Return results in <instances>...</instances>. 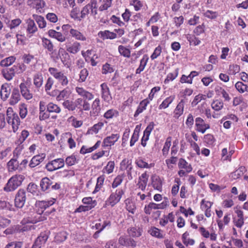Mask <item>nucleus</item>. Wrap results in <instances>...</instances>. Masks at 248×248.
<instances>
[{"mask_svg":"<svg viewBox=\"0 0 248 248\" xmlns=\"http://www.w3.org/2000/svg\"><path fill=\"white\" fill-rule=\"evenodd\" d=\"M75 91L77 94L81 97L76 99L75 101V106L76 108H80L82 104L85 100L91 101L94 98V95L93 93L85 90L83 87H76Z\"/></svg>","mask_w":248,"mask_h":248,"instance_id":"obj_1","label":"nucleus"},{"mask_svg":"<svg viewBox=\"0 0 248 248\" xmlns=\"http://www.w3.org/2000/svg\"><path fill=\"white\" fill-rule=\"evenodd\" d=\"M24 179V176L21 174H15L12 176L4 186L3 190L7 192L15 191L21 185Z\"/></svg>","mask_w":248,"mask_h":248,"instance_id":"obj_2","label":"nucleus"},{"mask_svg":"<svg viewBox=\"0 0 248 248\" xmlns=\"http://www.w3.org/2000/svg\"><path fill=\"white\" fill-rule=\"evenodd\" d=\"M48 71L62 86L65 87L68 84V78L63 72L55 67H49Z\"/></svg>","mask_w":248,"mask_h":248,"instance_id":"obj_3","label":"nucleus"},{"mask_svg":"<svg viewBox=\"0 0 248 248\" xmlns=\"http://www.w3.org/2000/svg\"><path fill=\"white\" fill-rule=\"evenodd\" d=\"M97 3L95 0H92L88 4L83 7L81 11V18H84L87 16L91 10V14L96 16L97 14Z\"/></svg>","mask_w":248,"mask_h":248,"instance_id":"obj_4","label":"nucleus"},{"mask_svg":"<svg viewBox=\"0 0 248 248\" xmlns=\"http://www.w3.org/2000/svg\"><path fill=\"white\" fill-rule=\"evenodd\" d=\"M124 192V190L122 188L116 189L115 192L112 193L108 198L107 201V204L112 207L114 206L120 202Z\"/></svg>","mask_w":248,"mask_h":248,"instance_id":"obj_5","label":"nucleus"},{"mask_svg":"<svg viewBox=\"0 0 248 248\" xmlns=\"http://www.w3.org/2000/svg\"><path fill=\"white\" fill-rule=\"evenodd\" d=\"M64 166V159L59 158L48 162L46 164L45 168L48 171H53L63 167Z\"/></svg>","mask_w":248,"mask_h":248,"instance_id":"obj_6","label":"nucleus"},{"mask_svg":"<svg viewBox=\"0 0 248 248\" xmlns=\"http://www.w3.org/2000/svg\"><path fill=\"white\" fill-rule=\"evenodd\" d=\"M26 199L25 191L23 189H20L18 190L15 197V206L19 208H22L25 204Z\"/></svg>","mask_w":248,"mask_h":248,"instance_id":"obj_7","label":"nucleus"},{"mask_svg":"<svg viewBox=\"0 0 248 248\" xmlns=\"http://www.w3.org/2000/svg\"><path fill=\"white\" fill-rule=\"evenodd\" d=\"M235 213L236 216L233 217V222L236 227L241 228L244 224V217L243 211L236 208Z\"/></svg>","mask_w":248,"mask_h":248,"instance_id":"obj_8","label":"nucleus"},{"mask_svg":"<svg viewBox=\"0 0 248 248\" xmlns=\"http://www.w3.org/2000/svg\"><path fill=\"white\" fill-rule=\"evenodd\" d=\"M118 243L120 246H125L128 248H134L137 245L133 239L124 236H121L119 238Z\"/></svg>","mask_w":248,"mask_h":248,"instance_id":"obj_9","label":"nucleus"},{"mask_svg":"<svg viewBox=\"0 0 248 248\" xmlns=\"http://www.w3.org/2000/svg\"><path fill=\"white\" fill-rule=\"evenodd\" d=\"M101 94L102 99L106 102L109 103L112 99L109 89L106 83H103L100 85Z\"/></svg>","mask_w":248,"mask_h":248,"instance_id":"obj_10","label":"nucleus"},{"mask_svg":"<svg viewBox=\"0 0 248 248\" xmlns=\"http://www.w3.org/2000/svg\"><path fill=\"white\" fill-rule=\"evenodd\" d=\"M195 125L196 130L203 134L206 130L210 128L209 124L205 123L204 121L200 117H197L195 119Z\"/></svg>","mask_w":248,"mask_h":248,"instance_id":"obj_11","label":"nucleus"},{"mask_svg":"<svg viewBox=\"0 0 248 248\" xmlns=\"http://www.w3.org/2000/svg\"><path fill=\"white\" fill-rule=\"evenodd\" d=\"M120 135L118 134H112L110 136L104 138L103 141L102 146L104 147H110L113 145L118 140Z\"/></svg>","mask_w":248,"mask_h":248,"instance_id":"obj_12","label":"nucleus"},{"mask_svg":"<svg viewBox=\"0 0 248 248\" xmlns=\"http://www.w3.org/2000/svg\"><path fill=\"white\" fill-rule=\"evenodd\" d=\"M6 121L8 124L12 126L14 132H16L18 129L20 121L18 115L6 118Z\"/></svg>","mask_w":248,"mask_h":248,"instance_id":"obj_13","label":"nucleus"},{"mask_svg":"<svg viewBox=\"0 0 248 248\" xmlns=\"http://www.w3.org/2000/svg\"><path fill=\"white\" fill-rule=\"evenodd\" d=\"M48 239V235L45 232L41 233L36 239L32 248H41L44 246Z\"/></svg>","mask_w":248,"mask_h":248,"instance_id":"obj_14","label":"nucleus"},{"mask_svg":"<svg viewBox=\"0 0 248 248\" xmlns=\"http://www.w3.org/2000/svg\"><path fill=\"white\" fill-rule=\"evenodd\" d=\"M58 59H60L65 66H68V61L70 56L68 53L62 48H60L58 50Z\"/></svg>","mask_w":248,"mask_h":248,"instance_id":"obj_15","label":"nucleus"},{"mask_svg":"<svg viewBox=\"0 0 248 248\" xmlns=\"http://www.w3.org/2000/svg\"><path fill=\"white\" fill-rule=\"evenodd\" d=\"M48 34L49 37L56 39L61 43L64 42L66 40V37L61 32L57 31L54 30H49L48 31Z\"/></svg>","mask_w":248,"mask_h":248,"instance_id":"obj_16","label":"nucleus"},{"mask_svg":"<svg viewBox=\"0 0 248 248\" xmlns=\"http://www.w3.org/2000/svg\"><path fill=\"white\" fill-rule=\"evenodd\" d=\"M46 157V154H41L34 156L31 159L29 164L30 168H34L37 165H39L43 161Z\"/></svg>","mask_w":248,"mask_h":248,"instance_id":"obj_17","label":"nucleus"},{"mask_svg":"<svg viewBox=\"0 0 248 248\" xmlns=\"http://www.w3.org/2000/svg\"><path fill=\"white\" fill-rule=\"evenodd\" d=\"M148 179V176L146 172H144L139 177L137 186L139 189L144 191L147 186Z\"/></svg>","mask_w":248,"mask_h":248,"instance_id":"obj_18","label":"nucleus"},{"mask_svg":"<svg viewBox=\"0 0 248 248\" xmlns=\"http://www.w3.org/2000/svg\"><path fill=\"white\" fill-rule=\"evenodd\" d=\"M27 3L28 5L36 9L37 10H40L46 5L43 0H28Z\"/></svg>","mask_w":248,"mask_h":248,"instance_id":"obj_19","label":"nucleus"},{"mask_svg":"<svg viewBox=\"0 0 248 248\" xmlns=\"http://www.w3.org/2000/svg\"><path fill=\"white\" fill-rule=\"evenodd\" d=\"M125 208L129 213L134 214L136 213L137 207L135 202L131 198H127L124 201Z\"/></svg>","mask_w":248,"mask_h":248,"instance_id":"obj_20","label":"nucleus"},{"mask_svg":"<svg viewBox=\"0 0 248 248\" xmlns=\"http://www.w3.org/2000/svg\"><path fill=\"white\" fill-rule=\"evenodd\" d=\"M19 87L21 94L25 99L30 100L32 98V94L30 92L24 83H20Z\"/></svg>","mask_w":248,"mask_h":248,"instance_id":"obj_21","label":"nucleus"},{"mask_svg":"<svg viewBox=\"0 0 248 248\" xmlns=\"http://www.w3.org/2000/svg\"><path fill=\"white\" fill-rule=\"evenodd\" d=\"M56 202V199L54 198H50L47 201H37L36 202V205L38 207L43 209V210L49 207L52 205Z\"/></svg>","mask_w":248,"mask_h":248,"instance_id":"obj_22","label":"nucleus"},{"mask_svg":"<svg viewBox=\"0 0 248 248\" xmlns=\"http://www.w3.org/2000/svg\"><path fill=\"white\" fill-rule=\"evenodd\" d=\"M11 93V89L8 83L2 85L0 89V96L2 100H6Z\"/></svg>","mask_w":248,"mask_h":248,"instance_id":"obj_23","label":"nucleus"},{"mask_svg":"<svg viewBox=\"0 0 248 248\" xmlns=\"http://www.w3.org/2000/svg\"><path fill=\"white\" fill-rule=\"evenodd\" d=\"M26 24L27 27V32L28 34H32L34 33L37 31V27L33 19H31L29 18L27 20Z\"/></svg>","mask_w":248,"mask_h":248,"instance_id":"obj_24","label":"nucleus"},{"mask_svg":"<svg viewBox=\"0 0 248 248\" xmlns=\"http://www.w3.org/2000/svg\"><path fill=\"white\" fill-rule=\"evenodd\" d=\"M19 167V163L16 158L11 159L7 163V168L9 172H14Z\"/></svg>","mask_w":248,"mask_h":248,"instance_id":"obj_25","label":"nucleus"},{"mask_svg":"<svg viewBox=\"0 0 248 248\" xmlns=\"http://www.w3.org/2000/svg\"><path fill=\"white\" fill-rule=\"evenodd\" d=\"M20 100V94L17 89H14L11 98L10 99L9 103L11 105H15L17 104Z\"/></svg>","mask_w":248,"mask_h":248,"instance_id":"obj_26","label":"nucleus"},{"mask_svg":"<svg viewBox=\"0 0 248 248\" xmlns=\"http://www.w3.org/2000/svg\"><path fill=\"white\" fill-rule=\"evenodd\" d=\"M152 186L154 189L161 192L162 190V180L158 176H154L152 177Z\"/></svg>","mask_w":248,"mask_h":248,"instance_id":"obj_27","label":"nucleus"},{"mask_svg":"<svg viewBox=\"0 0 248 248\" xmlns=\"http://www.w3.org/2000/svg\"><path fill=\"white\" fill-rule=\"evenodd\" d=\"M71 36L74 38L76 40L84 41L86 40V36L79 31L71 29L70 30Z\"/></svg>","mask_w":248,"mask_h":248,"instance_id":"obj_28","label":"nucleus"},{"mask_svg":"<svg viewBox=\"0 0 248 248\" xmlns=\"http://www.w3.org/2000/svg\"><path fill=\"white\" fill-rule=\"evenodd\" d=\"M98 35L103 39H113L117 38V34L115 32L110 31L108 30L100 31Z\"/></svg>","mask_w":248,"mask_h":248,"instance_id":"obj_29","label":"nucleus"},{"mask_svg":"<svg viewBox=\"0 0 248 248\" xmlns=\"http://www.w3.org/2000/svg\"><path fill=\"white\" fill-rule=\"evenodd\" d=\"M199 231L201 235L204 238L210 239L212 241H216L217 240V234L213 232L210 233L209 231L206 230L203 227H201L199 228Z\"/></svg>","mask_w":248,"mask_h":248,"instance_id":"obj_30","label":"nucleus"},{"mask_svg":"<svg viewBox=\"0 0 248 248\" xmlns=\"http://www.w3.org/2000/svg\"><path fill=\"white\" fill-rule=\"evenodd\" d=\"M198 75V73L195 71L191 72L190 74L186 76L185 75H183L180 79V82L181 83H187L189 84L192 83V80L194 77Z\"/></svg>","mask_w":248,"mask_h":248,"instance_id":"obj_31","label":"nucleus"},{"mask_svg":"<svg viewBox=\"0 0 248 248\" xmlns=\"http://www.w3.org/2000/svg\"><path fill=\"white\" fill-rule=\"evenodd\" d=\"M184 104L185 101L183 100H181L178 104L174 110V117L178 119L182 115L184 112Z\"/></svg>","mask_w":248,"mask_h":248,"instance_id":"obj_32","label":"nucleus"},{"mask_svg":"<svg viewBox=\"0 0 248 248\" xmlns=\"http://www.w3.org/2000/svg\"><path fill=\"white\" fill-rule=\"evenodd\" d=\"M66 50L72 54H75L77 53L80 50V45L78 42H74L71 45H67L66 46Z\"/></svg>","mask_w":248,"mask_h":248,"instance_id":"obj_33","label":"nucleus"},{"mask_svg":"<svg viewBox=\"0 0 248 248\" xmlns=\"http://www.w3.org/2000/svg\"><path fill=\"white\" fill-rule=\"evenodd\" d=\"M33 84L37 88H40L43 85L44 79L43 75L40 73L35 74L33 77Z\"/></svg>","mask_w":248,"mask_h":248,"instance_id":"obj_34","label":"nucleus"},{"mask_svg":"<svg viewBox=\"0 0 248 248\" xmlns=\"http://www.w3.org/2000/svg\"><path fill=\"white\" fill-rule=\"evenodd\" d=\"M104 124L103 122H99L94 124L92 127L88 129L87 134L93 135L98 133L99 130L104 126Z\"/></svg>","mask_w":248,"mask_h":248,"instance_id":"obj_35","label":"nucleus"},{"mask_svg":"<svg viewBox=\"0 0 248 248\" xmlns=\"http://www.w3.org/2000/svg\"><path fill=\"white\" fill-rule=\"evenodd\" d=\"M149 57L147 54L143 56L142 59L140 61V64L139 67L136 69V74H140L143 71L148 62Z\"/></svg>","mask_w":248,"mask_h":248,"instance_id":"obj_36","label":"nucleus"},{"mask_svg":"<svg viewBox=\"0 0 248 248\" xmlns=\"http://www.w3.org/2000/svg\"><path fill=\"white\" fill-rule=\"evenodd\" d=\"M149 103L148 99H144L140 104L136 112L134 114V117L138 116L140 113H142L146 109L147 105Z\"/></svg>","mask_w":248,"mask_h":248,"instance_id":"obj_37","label":"nucleus"},{"mask_svg":"<svg viewBox=\"0 0 248 248\" xmlns=\"http://www.w3.org/2000/svg\"><path fill=\"white\" fill-rule=\"evenodd\" d=\"M178 167L180 169H185L187 173H189L192 170L191 165L183 158L180 159L178 163Z\"/></svg>","mask_w":248,"mask_h":248,"instance_id":"obj_38","label":"nucleus"},{"mask_svg":"<svg viewBox=\"0 0 248 248\" xmlns=\"http://www.w3.org/2000/svg\"><path fill=\"white\" fill-rule=\"evenodd\" d=\"M32 17L33 20L37 23L39 28L43 29L46 27V22L44 17L39 15L33 14L32 15Z\"/></svg>","mask_w":248,"mask_h":248,"instance_id":"obj_39","label":"nucleus"},{"mask_svg":"<svg viewBox=\"0 0 248 248\" xmlns=\"http://www.w3.org/2000/svg\"><path fill=\"white\" fill-rule=\"evenodd\" d=\"M3 77L8 81H10L15 77V74L12 67L7 68L2 71Z\"/></svg>","mask_w":248,"mask_h":248,"instance_id":"obj_40","label":"nucleus"},{"mask_svg":"<svg viewBox=\"0 0 248 248\" xmlns=\"http://www.w3.org/2000/svg\"><path fill=\"white\" fill-rule=\"evenodd\" d=\"M118 50L120 55L124 57L129 58L130 57L131 51L127 47L120 45L118 46Z\"/></svg>","mask_w":248,"mask_h":248,"instance_id":"obj_41","label":"nucleus"},{"mask_svg":"<svg viewBox=\"0 0 248 248\" xmlns=\"http://www.w3.org/2000/svg\"><path fill=\"white\" fill-rule=\"evenodd\" d=\"M71 94V92L68 88H64L60 91L59 94L56 97L58 101H61L69 98Z\"/></svg>","mask_w":248,"mask_h":248,"instance_id":"obj_42","label":"nucleus"},{"mask_svg":"<svg viewBox=\"0 0 248 248\" xmlns=\"http://www.w3.org/2000/svg\"><path fill=\"white\" fill-rule=\"evenodd\" d=\"M215 92L218 95H221L222 97L224 98L225 101H229L231 100V97L229 94L223 88L221 87H217L216 88Z\"/></svg>","mask_w":248,"mask_h":248,"instance_id":"obj_43","label":"nucleus"},{"mask_svg":"<svg viewBox=\"0 0 248 248\" xmlns=\"http://www.w3.org/2000/svg\"><path fill=\"white\" fill-rule=\"evenodd\" d=\"M46 109L49 113H59L61 111L60 107L52 102H50L46 105Z\"/></svg>","mask_w":248,"mask_h":248,"instance_id":"obj_44","label":"nucleus"},{"mask_svg":"<svg viewBox=\"0 0 248 248\" xmlns=\"http://www.w3.org/2000/svg\"><path fill=\"white\" fill-rule=\"evenodd\" d=\"M42 41L43 47L47 49L49 52L52 53L54 50V46L52 42L50 40L44 37L42 38Z\"/></svg>","mask_w":248,"mask_h":248,"instance_id":"obj_45","label":"nucleus"},{"mask_svg":"<svg viewBox=\"0 0 248 248\" xmlns=\"http://www.w3.org/2000/svg\"><path fill=\"white\" fill-rule=\"evenodd\" d=\"M15 74H21L24 72L26 69V65L22 63H18L11 67Z\"/></svg>","mask_w":248,"mask_h":248,"instance_id":"obj_46","label":"nucleus"},{"mask_svg":"<svg viewBox=\"0 0 248 248\" xmlns=\"http://www.w3.org/2000/svg\"><path fill=\"white\" fill-rule=\"evenodd\" d=\"M40 185L42 190L46 191L49 189L52 182L47 177H44L41 180Z\"/></svg>","mask_w":248,"mask_h":248,"instance_id":"obj_47","label":"nucleus"},{"mask_svg":"<svg viewBox=\"0 0 248 248\" xmlns=\"http://www.w3.org/2000/svg\"><path fill=\"white\" fill-rule=\"evenodd\" d=\"M175 98L174 96L171 95L167 97L162 103L159 106V109H165L167 108L169 105L173 102Z\"/></svg>","mask_w":248,"mask_h":248,"instance_id":"obj_48","label":"nucleus"},{"mask_svg":"<svg viewBox=\"0 0 248 248\" xmlns=\"http://www.w3.org/2000/svg\"><path fill=\"white\" fill-rule=\"evenodd\" d=\"M235 87L240 93H248V86L244 84L242 82H237L235 84Z\"/></svg>","mask_w":248,"mask_h":248,"instance_id":"obj_49","label":"nucleus"},{"mask_svg":"<svg viewBox=\"0 0 248 248\" xmlns=\"http://www.w3.org/2000/svg\"><path fill=\"white\" fill-rule=\"evenodd\" d=\"M161 232H162V231L155 227H153L149 230V232L151 235L157 238H164V235Z\"/></svg>","mask_w":248,"mask_h":248,"instance_id":"obj_50","label":"nucleus"},{"mask_svg":"<svg viewBox=\"0 0 248 248\" xmlns=\"http://www.w3.org/2000/svg\"><path fill=\"white\" fill-rule=\"evenodd\" d=\"M136 165L140 168H151L154 166V164H148L141 158H139L136 161Z\"/></svg>","mask_w":248,"mask_h":248,"instance_id":"obj_51","label":"nucleus"},{"mask_svg":"<svg viewBox=\"0 0 248 248\" xmlns=\"http://www.w3.org/2000/svg\"><path fill=\"white\" fill-rule=\"evenodd\" d=\"M189 235L188 232H185L182 236V239L183 243L187 246L188 245L193 246L195 243V240L193 239L188 238Z\"/></svg>","mask_w":248,"mask_h":248,"instance_id":"obj_52","label":"nucleus"},{"mask_svg":"<svg viewBox=\"0 0 248 248\" xmlns=\"http://www.w3.org/2000/svg\"><path fill=\"white\" fill-rule=\"evenodd\" d=\"M16 58L14 56H10L6 58L0 62V65L4 67H7L12 64L15 61Z\"/></svg>","mask_w":248,"mask_h":248,"instance_id":"obj_53","label":"nucleus"},{"mask_svg":"<svg viewBox=\"0 0 248 248\" xmlns=\"http://www.w3.org/2000/svg\"><path fill=\"white\" fill-rule=\"evenodd\" d=\"M105 180V176L101 175L98 177L97 179V183L95 186L94 191L93 192V193L94 194L97 192H98L101 188H102L104 182Z\"/></svg>","mask_w":248,"mask_h":248,"instance_id":"obj_54","label":"nucleus"},{"mask_svg":"<svg viewBox=\"0 0 248 248\" xmlns=\"http://www.w3.org/2000/svg\"><path fill=\"white\" fill-rule=\"evenodd\" d=\"M186 38L190 45L197 46L201 43V41L194 35L187 34L186 35Z\"/></svg>","mask_w":248,"mask_h":248,"instance_id":"obj_55","label":"nucleus"},{"mask_svg":"<svg viewBox=\"0 0 248 248\" xmlns=\"http://www.w3.org/2000/svg\"><path fill=\"white\" fill-rule=\"evenodd\" d=\"M171 138L169 137L167 138L165 144L162 149V154L164 156H166L169 151L170 148L171 146Z\"/></svg>","mask_w":248,"mask_h":248,"instance_id":"obj_56","label":"nucleus"},{"mask_svg":"<svg viewBox=\"0 0 248 248\" xmlns=\"http://www.w3.org/2000/svg\"><path fill=\"white\" fill-rule=\"evenodd\" d=\"M178 69H176L173 72L169 73L164 80L165 84H168L170 81H172L176 78L178 75Z\"/></svg>","mask_w":248,"mask_h":248,"instance_id":"obj_57","label":"nucleus"},{"mask_svg":"<svg viewBox=\"0 0 248 248\" xmlns=\"http://www.w3.org/2000/svg\"><path fill=\"white\" fill-rule=\"evenodd\" d=\"M100 101L99 98H96L93 102L91 108L93 113H98L100 109Z\"/></svg>","mask_w":248,"mask_h":248,"instance_id":"obj_58","label":"nucleus"},{"mask_svg":"<svg viewBox=\"0 0 248 248\" xmlns=\"http://www.w3.org/2000/svg\"><path fill=\"white\" fill-rule=\"evenodd\" d=\"M223 102L219 100H216L211 104L212 108L216 111L220 110L223 108Z\"/></svg>","mask_w":248,"mask_h":248,"instance_id":"obj_59","label":"nucleus"},{"mask_svg":"<svg viewBox=\"0 0 248 248\" xmlns=\"http://www.w3.org/2000/svg\"><path fill=\"white\" fill-rule=\"evenodd\" d=\"M19 115L21 118H25L28 113L27 106L25 104H21L19 105Z\"/></svg>","mask_w":248,"mask_h":248,"instance_id":"obj_60","label":"nucleus"},{"mask_svg":"<svg viewBox=\"0 0 248 248\" xmlns=\"http://www.w3.org/2000/svg\"><path fill=\"white\" fill-rule=\"evenodd\" d=\"M115 163L113 161H109L107 166L103 169V171L104 173L110 174L113 171L114 168Z\"/></svg>","mask_w":248,"mask_h":248,"instance_id":"obj_61","label":"nucleus"},{"mask_svg":"<svg viewBox=\"0 0 248 248\" xmlns=\"http://www.w3.org/2000/svg\"><path fill=\"white\" fill-rule=\"evenodd\" d=\"M112 0H104L102 4L99 7L100 11L107 10L110 7L112 4Z\"/></svg>","mask_w":248,"mask_h":248,"instance_id":"obj_62","label":"nucleus"},{"mask_svg":"<svg viewBox=\"0 0 248 248\" xmlns=\"http://www.w3.org/2000/svg\"><path fill=\"white\" fill-rule=\"evenodd\" d=\"M203 15L204 16L210 19H215L218 16V12L211 10H207Z\"/></svg>","mask_w":248,"mask_h":248,"instance_id":"obj_63","label":"nucleus"},{"mask_svg":"<svg viewBox=\"0 0 248 248\" xmlns=\"http://www.w3.org/2000/svg\"><path fill=\"white\" fill-rule=\"evenodd\" d=\"M78 163L75 155H72L65 159V163L68 166H71Z\"/></svg>","mask_w":248,"mask_h":248,"instance_id":"obj_64","label":"nucleus"}]
</instances>
